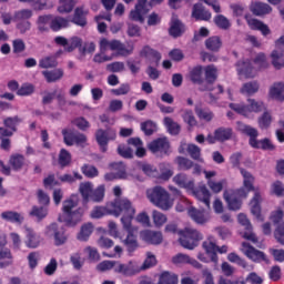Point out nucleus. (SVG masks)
<instances>
[{"label": "nucleus", "instance_id": "f257e3e1", "mask_svg": "<svg viewBox=\"0 0 284 284\" xmlns=\"http://www.w3.org/2000/svg\"><path fill=\"white\" fill-rule=\"evenodd\" d=\"M134 205L128 197H115L113 201L108 202L105 206H95L91 211V219H103V216H128L132 213Z\"/></svg>", "mask_w": 284, "mask_h": 284}, {"label": "nucleus", "instance_id": "f03ea898", "mask_svg": "<svg viewBox=\"0 0 284 284\" xmlns=\"http://www.w3.org/2000/svg\"><path fill=\"white\" fill-rule=\"evenodd\" d=\"M173 183L183 190H187V192H192L193 196L197 199L199 202L210 210V199L212 194L205 184H200L199 187L194 186V180H187V174L179 173L173 178Z\"/></svg>", "mask_w": 284, "mask_h": 284}, {"label": "nucleus", "instance_id": "7ed1b4c3", "mask_svg": "<svg viewBox=\"0 0 284 284\" xmlns=\"http://www.w3.org/2000/svg\"><path fill=\"white\" fill-rule=\"evenodd\" d=\"M237 130L239 132H241V134H245V136H248V145H251V148H253L254 150H264L268 152H274V150H276V146L274 145V143H272V140H270V138L258 140V130H256V128L250 124L239 122Z\"/></svg>", "mask_w": 284, "mask_h": 284}, {"label": "nucleus", "instance_id": "20e7f679", "mask_svg": "<svg viewBox=\"0 0 284 284\" xmlns=\"http://www.w3.org/2000/svg\"><path fill=\"white\" fill-rule=\"evenodd\" d=\"M78 205L79 203L72 199L65 200L62 205V214L59 215L58 221L64 223L68 227H74L78 223H81L85 210L79 207L75 211H72V209Z\"/></svg>", "mask_w": 284, "mask_h": 284}, {"label": "nucleus", "instance_id": "39448f33", "mask_svg": "<svg viewBox=\"0 0 284 284\" xmlns=\"http://www.w3.org/2000/svg\"><path fill=\"white\" fill-rule=\"evenodd\" d=\"M135 214H136V209L133 207L131 210V213L121 217V223L123 225V229L125 230V232H128L126 237L123 241V245L128 254H130V256H132V253L140 247L139 237L136 236V227L132 226V221H134Z\"/></svg>", "mask_w": 284, "mask_h": 284}, {"label": "nucleus", "instance_id": "423d86ee", "mask_svg": "<svg viewBox=\"0 0 284 284\" xmlns=\"http://www.w3.org/2000/svg\"><path fill=\"white\" fill-rule=\"evenodd\" d=\"M204 72V81L205 85L201 88L200 90L202 92L209 91L213 92V90H216L215 94L214 93H209V97L211 99V103H214V101H219V94H223V85L219 84L217 88H210V85H214L216 83V79H219V69L214 64H209L204 67L203 69Z\"/></svg>", "mask_w": 284, "mask_h": 284}, {"label": "nucleus", "instance_id": "0eeeda50", "mask_svg": "<svg viewBox=\"0 0 284 284\" xmlns=\"http://www.w3.org/2000/svg\"><path fill=\"white\" fill-rule=\"evenodd\" d=\"M146 194L151 203L164 212L174 207V199L170 196L169 192L163 189V186H154L148 190Z\"/></svg>", "mask_w": 284, "mask_h": 284}, {"label": "nucleus", "instance_id": "6e6552de", "mask_svg": "<svg viewBox=\"0 0 284 284\" xmlns=\"http://www.w3.org/2000/svg\"><path fill=\"white\" fill-rule=\"evenodd\" d=\"M79 192L82 196L84 205H88L90 201L93 203H102L105 199V185L100 184L97 189L93 187L92 183L84 182L80 184Z\"/></svg>", "mask_w": 284, "mask_h": 284}, {"label": "nucleus", "instance_id": "1a4fd4ad", "mask_svg": "<svg viewBox=\"0 0 284 284\" xmlns=\"http://www.w3.org/2000/svg\"><path fill=\"white\" fill-rule=\"evenodd\" d=\"M100 50L101 52H105V50H111V52H116L118 57H130L134 52V44H128L121 42V40H108L106 38H102L100 40Z\"/></svg>", "mask_w": 284, "mask_h": 284}, {"label": "nucleus", "instance_id": "9d476101", "mask_svg": "<svg viewBox=\"0 0 284 284\" xmlns=\"http://www.w3.org/2000/svg\"><path fill=\"white\" fill-rule=\"evenodd\" d=\"M179 243L184 250H194L203 241V233L196 229L185 227L179 231Z\"/></svg>", "mask_w": 284, "mask_h": 284}, {"label": "nucleus", "instance_id": "9b49d317", "mask_svg": "<svg viewBox=\"0 0 284 284\" xmlns=\"http://www.w3.org/2000/svg\"><path fill=\"white\" fill-rule=\"evenodd\" d=\"M250 191L245 187H241L237 190H225L223 193V199L227 204L229 210L236 212L241 210L243 205V201L241 199H247Z\"/></svg>", "mask_w": 284, "mask_h": 284}, {"label": "nucleus", "instance_id": "f8f14e48", "mask_svg": "<svg viewBox=\"0 0 284 284\" xmlns=\"http://www.w3.org/2000/svg\"><path fill=\"white\" fill-rule=\"evenodd\" d=\"M247 103H230L229 108L241 114L242 116H250L252 112L258 113L265 110V103L263 101H256L255 99H247Z\"/></svg>", "mask_w": 284, "mask_h": 284}, {"label": "nucleus", "instance_id": "ddd939ff", "mask_svg": "<svg viewBox=\"0 0 284 284\" xmlns=\"http://www.w3.org/2000/svg\"><path fill=\"white\" fill-rule=\"evenodd\" d=\"M63 143L69 148L72 145H78V148H85L88 145V135L81 132H74L72 130H62Z\"/></svg>", "mask_w": 284, "mask_h": 284}, {"label": "nucleus", "instance_id": "4468645a", "mask_svg": "<svg viewBox=\"0 0 284 284\" xmlns=\"http://www.w3.org/2000/svg\"><path fill=\"white\" fill-rule=\"evenodd\" d=\"M284 212L283 209H277L271 213V221L275 225L274 237L277 243L284 245Z\"/></svg>", "mask_w": 284, "mask_h": 284}, {"label": "nucleus", "instance_id": "2eb2a0df", "mask_svg": "<svg viewBox=\"0 0 284 284\" xmlns=\"http://www.w3.org/2000/svg\"><path fill=\"white\" fill-rule=\"evenodd\" d=\"M148 148L152 154L168 156V154H170V140H168V138H158L151 141Z\"/></svg>", "mask_w": 284, "mask_h": 284}, {"label": "nucleus", "instance_id": "dca6fc26", "mask_svg": "<svg viewBox=\"0 0 284 284\" xmlns=\"http://www.w3.org/2000/svg\"><path fill=\"white\" fill-rule=\"evenodd\" d=\"M242 247L244 250L245 256H247V258H250L254 263H270V260H267V255L263 253V251L256 250L250 243L243 242Z\"/></svg>", "mask_w": 284, "mask_h": 284}, {"label": "nucleus", "instance_id": "f3484780", "mask_svg": "<svg viewBox=\"0 0 284 284\" xmlns=\"http://www.w3.org/2000/svg\"><path fill=\"white\" fill-rule=\"evenodd\" d=\"M150 8H152V4H150L148 0H138L135 9L130 12V19L143 23L145 21L143 17L150 12Z\"/></svg>", "mask_w": 284, "mask_h": 284}, {"label": "nucleus", "instance_id": "a211bd4d", "mask_svg": "<svg viewBox=\"0 0 284 284\" xmlns=\"http://www.w3.org/2000/svg\"><path fill=\"white\" fill-rule=\"evenodd\" d=\"M54 43L55 45H61L62 48H64V52H74V50H77V48H79V45H81L82 41L80 37H71L69 40L68 38L63 37V36H57L54 38Z\"/></svg>", "mask_w": 284, "mask_h": 284}, {"label": "nucleus", "instance_id": "6ab92c4d", "mask_svg": "<svg viewBox=\"0 0 284 284\" xmlns=\"http://www.w3.org/2000/svg\"><path fill=\"white\" fill-rule=\"evenodd\" d=\"M47 234L53 236L54 245L58 247L61 245H65L68 241V235H65V229L63 226L59 227V224L52 223L47 227Z\"/></svg>", "mask_w": 284, "mask_h": 284}, {"label": "nucleus", "instance_id": "aec40b11", "mask_svg": "<svg viewBox=\"0 0 284 284\" xmlns=\"http://www.w3.org/2000/svg\"><path fill=\"white\" fill-rule=\"evenodd\" d=\"M114 139H116V133L110 134V131L108 130L99 129L95 132L97 143L100 148V152H102L103 154L108 152V143H110V141H114Z\"/></svg>", "mask_w": 284, "mask_h": 284}, {"label": "nucleus", "instance_id": "412c9836", "mask_svg": "<svg viewBox=\"0 0 284 284\" xmlns=\"http://www.w3.org/2000/svg\"><path fill=\"white\" fill-rule=\"evenodd\" d=\"M114 173H106L104 175L105 181H114V179H128V172H125V164L123 162H113L110 164Z\"/></svg>", "mask_w": 284, "mask_h": 284}, {"label": "nucleus", "instance_id": "4be33fe9", "mask_svg": "<svg viewBox=\"0 0 284 284\" xmlns=\"http://www.w3.org/2000/svg\"><path fill=\"white\" fill-rule=\"evenodd\" d=\"M140 236L142 241L150 245H161L163 243V234L161 232L145 230L141 232Z\"/></svg>", "mask_w": 284, "mask_h": 284}, {"label": "nucleus", "instance_id": "5701e85b", "mask_svg": "<svg viewBox=\"0 0 284 284\" xmlns=\"http://www.w3.org/2000/svg\"><path fill=\"white\" fill-rule=\"evenodd\" d=\"M236 70L240 77H245L246 79L254 78V67H252V61L240 60L236 62Z\"/></svg>", "mask_w": 284, "mask_h": 284}, {"label": "nucleus", "instance_id": "b1692460", "mask_svg": "<svg viewBox=\"0 0 284 284\" xmlns=\"http://www.w3.org/2000/svg\"><path fill=\"white\" fill-rule=\"evenodd\" d=\"M71 23L79 28H85L88 26V10H84L83 7H77Z\"/></svg>", "mask_w": 284, "mask_h": 284}, {"label": "nucleus", "instance_id": "393cba45", "mask_svg": "<svg viewBox=\"0 0 284 284\" xmlns=\"http://www.w3.org/2000/svg\"><path fill=\"white\" fill-rule=\"evenodd\" d=\"M26 246L30 250H37L41 244V236L34 232L31 227L26 226Z\"/></svg>", "mask_w": 284, "mask_h": 284}, {"label": "nucleus", "instance_id": "a878e982", "mask_svg": "<svg viewBox=\"0 0 284 284\" xmlns=\"http://www.w3.org/2000/svg\"><path fill=\"white\" fill-rule=\"evenodd\" d=\"M203 250L206 252L207 256H210L212 263H219V255L216 254V241L214 237H209L206 241L202 243Z\"/></svg>", "mask_w": 284, "mask_h": 284}, {"label": "nucleus", "instance_id": "bb28decb", "mask_svg": "<svg viewBox=\"0 0 284 284\" xmlns=\"http://www.w3.org/2000/svg\"><path fill=\"white\" fill-rule=\"evenodd\" d=\"M192 17L195 21H210L212 13L205 10L202 3H195L192 9Z\"/></svg>", "mask_w": 284, "mask_h": 284}, {"label": "nucleus", "instance_id": "cd10ccee", "mask_svg": "<svg viewBox=\"0 0 284 284\" xmlns=\"http://www.w3.org/2000/svg\"><path fill=\"white\" fill-rule=\"evenodd\" d=\"M0 219L7 223H13L16 225H21L23 221H26V217L17 211H3L0 214Z\"/></svg>", "mask_w": 284, "mask_h": 284}, {"label": "nucleus", "instance_id": "c85d7f7f", "mask_svg": "<svg viewBox=\"0 0 284 284\" xmlns=\"http://www.w3.org/2000/svg\"><path fill=\"white\" fill-rule=\"evenodd\" d=\"M65 28H70V20L68 18L60 16L51 18L50 30H52V32H61V30H65Z\"/></svg>", "mask_w": 284, "mask_h": 284}, {"label": "nucleus", "instance_id": "c756f323", "mask_svg": "<svg viewBox=\"0 0 284 284\" xmlns=\"http://www.w3.org/2000/svg\"><path fill=\"white\" fill-rule=\"evenodd\" d=\"M115 274H122V276H134L139 270L134 268V263L129 262L128 264H122L121 262H115Z\"/></svg>", "mask_w": 284, "mask_h": 284}, {"label": "nucleus", "instance_id": "7c9ffc66", "mask_svg": "<svg viewBox=\"0 0 284 284\" xmlns=\"http://www.w3.org/2000/svg\"><path fill=\"white\" fill-rule=\"evenodd\" d=\"M194 112L200 121H205V123H210L214 120V112L210 110L207 106H202L201 104H196Z\"/></svg>", "mask_w": 284, "mask_h": 284}, {"label": "nucleus", "instance_id": "2f4dec72", "mask_svg": "<svg viewBox=\"0 0 284 284\" xmlns=\"http://www.w3.org/2000/svg\"><path fill=\"white\" fill-rule=\"evenodd\" d=\"M203 70H204V67L201 64H197L190 70L189 79L195 85H203V83H205V79L203 78Z\"/></svg>", "mask_w": 284, "mask_h": 284}, {"label": "nucleus", "instance_id": "473e14b6", "mask_svg": "<svg viewBox=\"0 0 284 284\" xmlns=\"http://www.w3.org/2000/svg\"><path fill=\"white\" fill-rule=\"evenodd\" d=\"M268 97L275 101H284V82H275L268 90Z\"/></svg>", "mask_w": 284, "mask_h": 284}, {"label": "nucleus", "instance_id": "72a5a7b5", "mask_svg": "<svg viewBox=\"0 0 284 284\" xmlns=\"http://www.w3.org/2000/svg\"><path fill=\"white\" fill-rule=\"evenodd\" d=\"M185 32V26L181 20L174 19L171 21V26L169 28V34L170 37H173V39H179V37H183Z\"/></svg>", "mask_w": 284, "mask_h": 284}, {"label": "nucleus", "instance_id": "f704fd0d", "mask_svg": "<svg viewBox=\"0 0 284 284\" xmlns=\"http://www.w3.org/2000/svg\"><path fill=\"white\" fill-rule=\"evenodd\" d=\"M189 216H191V219L197 223V225H204V223L210 221V217L205 211L196 210L195 207L189 209Z\"/></svg>", "mask_w": 284, "mask_h": 284}, {"label": "nucleus", "instance_id": "c9c22d12", "mask_svg": "<svg viewBox=\"0 0 284 284\" xmlns=\"http://www.w3.org/2000/svg\"><path fill=\"white\" fill-rule=\"evenodd\" d=\"M63 69H53L42 71V77H44L47 83H57V81H61L63 79Z\"/></svg>", "mask_w": 284, "mask_h": 284}, {"label": "nucleus", "instance_id": "e433bc0d", "mask_svg": "<svg viewBox=\"0 0 284 284\" xmlns=\"http://www.w3.org/2000/svg\"><path fill=\"white\" fill-rule=\"evenodd\" d=\"M214 134L219 143H225V141L232 139L234 130H232V128L220 126L214 131Z\"/></svg>", "mask_w": 284, "mask_h": 284}, {"label": "nucleus", "instance_id": "4c0bfd02", "mask_svg": "<svg viewBox=\"0 0 284 284\" xmlns=\"http://www.w3.org/2000/svg\"><path fill=\"white\" fill-rule=\"evenodd\" d=\"M251 12H253L255 17H264V14H270V12H272V8L264 2H254L251 4Z\"/></svg>", "mask_w": 284, "mask_h": 284}, {"label": "nucleus", "instance_id": "58836bf2", "mask_svg": "<svg viewBox=\"0 0 284 284\" xmlns=\"http://www.w3.org/2000/svg\"><path fill=\"white\" fill-rule=\"evenodd\" d=\"M258 90H261V84H258L257 81H251V82L244 83L240 89V92L245 97H254V94H256Z\"/></svg>", "mask_w": 284, "mask_h": 284}, {"label": "nucleus", "instance_id": "ea45409f", "mask_svg": "<svg viewBox=\"0 0 284 284\" xmlns=\"http://www.w3.org/2000/svg\"><path fill=\"white\" fill-rule=\"evenodd\" d=\"M92 232H94V224L92 222L84 223L80 232L78 233V241L87 242L90 241V236H92Z\"/></svg>", "mask_w": 284, "mask_h": 284}, {"label": "nucleus", "instance_id": "a19ab883", "mask_svg": "<svg viewBox=\"0 0 284 284\" xmlns=\"http://www.w3.org/2000/svg\"><path fill=\"white\" fill-rule=\"evenodd\" d=\"M9 165L13 172H21L23 165H26V156L22 154H12L9 159Z\"/></svg>", "mask_w": 284, "mask_h": 284}, {"label": "nucleus", "instance_id": "79ce46f5", "mask_svg": "<svg viewBox=\"0 0 284 284\" xmlns=\"http://www.w3.org/2000/svg\"><path fill=\"white\" fill-rule=\"evenodd\" d=\"M247 24L251 30H260L264 37H267L271 32L270 27L258 19H248Z\"/></svg>", "mask_w": 284, "mask_h": 284}, {"label": "nucleus", "instance_id": "37998d69", "mask_svg": "<svg viewBox=\"0 0 284 284\" xmlns=\"http://www.w3.org/2000/svg\"><path fill=\"white\" fill-rule=\"evenodd\" d=\"M205 48L211 52H219V50L223 48V40H221V37L219 36L210 37L205 40Z\"/></svg>", "mask_w": 284, "mask_h": 284}, {"label": "nucleus", "instance_id": "c03bdc74", "mask_svg": "<svg viewBox=\"0 0 284 284\" xmlns=\"http://www.w3.org/2000/svg\"><path fill=\"white\" fill-rule=\"evenodd\" d=\"M12 263H13V257L10 248H0V270L10 267Z\"/></svg>", "mask_w": 284, "mask_h": 284}, {"label": "nucleus", "instance_id": "a18cd8bd", "mask_svg": "<svg viewBox=\"0 0 284 284\" xmlns=\"http://www.w3.org/2000/svg\"><path fill=\"white\" fill-rule=\"evenodd\" d=\"M261 193L255 192L253 199L251 200V212L252 215L261 220Z\"/></svg>", "mask_w": 284, "mask_h": 284}, {"label": "nucleus", "instance_id": "49530a36", "mask_svg": "<svg viewBox=\"0 0 284 284\" xmlns=\"http://www.w3.org/2000/svg\"><path fill=\"white\" fill-rule=\"evenodd\" d=\"M163 123L168 131L173 135L176 136L181 134V124L178 122H174V120L170 116H165L163 120Z\"/></svg>", "mask_w": 284, "mask_h": 284}, {"label": "nucleus", "instance_id": "de8ad7c7", "mask_svg": "<svg viewBox=\"0 0 284 284\" xmlns=\"http://www.w3.org/2000/svg\"><path fill=\"white\" fill-rule=\"evenodd\" d=\"M240 172L244 179L243 186L245 190H247V192H254V175L245 169H240Z\"/></svg>", "mask_w": 284, "mask_h": 284}, {"label": "nucleus", "instance_id": "09e8293b", "mask_svg": "<svg viewBox=\"0 0 284 284\" xmlns=\"http://www.w3.org/2000/svg\"><path fill=\"white\" fill-rule=\"evenodd\" d=\"M182 119L189 128H196V125H199V121H196V118L194 116V111L190 109L182 110Z\"/></svg>", "mask_w": 284, "mask_h": 284}, {"label": "nucleus", "instance_id": "8fccbe9b", "mask_svg": "<svg viewBox=\"0 0 284 284\" xmlns=\"http://www.w3.org/2000/svg\"><path fill=\"white\" fill-rule=\"evenodd\" d=\"M158 284H179V275L164 271L160 275Z\"/></svg>", "mask_w": 284, "mask_h": 284}, {"label": "nucleus", "instance_id": "3c124183", "mask_svg": "<svg viewBox=\"0 0 284 284\" xmlns=\"http://www.w3.org/2000/svg\"><path fill=\"white\" fill-rule=\"evenodd\" d=\"M272 65L275 70H283L284 68V54L278 50H274L271 54Z\"/></svg>", "mask_w": 284, "mask_h": 284}, {"label": "nucleus", "instance_id": "603ef678", "mask_svg": "<svg viewBox=\"0 0 284 284\" xmlns=\"http://www.w3.org/2000/svg\"><path fill=\"white\" fill-rule=\"evenodd\" d=\"M140 57H144L145 59H154L155 63H159L161 61V53L149 45H145L141 52Z\"/></svg>", "mask_w": 284, "mask_h": 284}, {"label": "nucleus", "instance_id": "864d4df0", "mask_svg": "<svg viewBox=\"0 0 284 284\" xmlns=\"http://www.w3.org/2000/svg\"><path fill=\"white\" fill-rule=\"evenodd\" d=\"M58 163L62 168H68L72 163V153L67 149H61L58 155Z\"/></svg>", "mask_w": 284, "mask_h": 284}, {"label": "nucleus", "instance_id": "5fc2aeb1", "mask_svg": "<svg viewBox=\"0 0 284 284\" xmlns=\"http://www.w3.org/2000/svg\"><path fill=\"white\" fill-rule=\"evenodd\" d=\"M74 6H77V1L74 0H60L58 12L60 14H69V12L74 10Z\"/></svg>", "mask_w": 284, "mask_h": 284}, {"label": "nucleus", "instance_id": "6e6d98bb", "mask_svg": "<svg viewBox=\"0 0 284 284\" xmlns=\"http://www.w3.org/2000/svg\"><path fill=\"white\" fill-rule=\"evenodd\" d=\"M213 21L220 30H230V28H232V23L230 22V19H227V17L223 14L215 16Z\"/></svg>", "mask_w": 284, "mask_h": 284}, {"label": "nucleus", "instance_id": "4d7b16f0", "mask_svg": "<svg viewBox=\"0 0 284 284\" xmlns=\"http://www.w3.org/2000/svg\"><path fill=\"white\" fill-rule=\"evenodd\" d=\"M77 49L82 57H85V54H93L97 51V44L94 42H82Z\"/></svg>", "mask_w": 284, "mask_h": 284}, {"label": "nucleus", "instance_id": "13d9d810", "mask_svg": "<svg viewBox=\"0 0 284 284\" xmlns=\"http://www.w3.org/2000/svg\"><path fill=\"white\" fill-rule=\"evenodd\" d=\"M57 65H59V62L57 61V58L54 57H44L42 59H40L39 61V68H41L42 70H48L50 68H57Z\"/></svg>", "mask_w": 284, "mask_h": 284}, {"label": "nucleus", "instance_id": "bf43d9fd", "mask_svg": "<svg viewBox=\"0 0 284 284\" xmlns=\"http://www.w3.org/2000/svg\"><path fill=\"white\" fill-rule=\"evenodd\" d=\"M261 130H267L272 125V113L265 111L257 120Z\"/></svg>", "mask_w": 284, "mask_h": 284}, {"label": "nucleus", "instance_id": "052dcab7", "mask_svg": "<svg viewBox=\"0 0 284 284\" xmlns=\"http://www.w3.org/2000/svg\"><path fill=\"white\" fill-rule=\"evenodd\" d=\"M21 123V118L19 115L9 116L3 120L4 128L11 130L12 132H17V125Z\"/></svg>", "mask_w": 284, "mask_h": 284}, {"label": "nucleus", "instance_id": "680f3d73", "mask_svg": "<svg viewBox=\"0 0 284 284\" xmlns=\"http://www.w3.org/2000/svg\"><path fill=\"white\" fill-rule=\"evenodd\" d=\"M141 130L144 132L145 136H152L156 132V124L152 120H148L141 123Z\"/></svg>", "mask_w": 284, "mask_h": 284}, {"label": "nucleus", "instance_id": "e2e57ef3", "mask_svg": "<svg viewBox=\"0 0 284 284\" xmlns=\"http://www.w3.org/2000/svg\"><path fill=\"white\" fill-rule=\"evenodd\" d=\"M81 172L84 174V176H87V179H94L99 176V169H97L94 165L84 164L81 168Z\"/></svg>", "mask_w": 284, "mask_h": 284}, {"label": "nucleus", "instance_id": "0e129e2a", "mask_svg": "<svg viewBox=\"0 0 284 284\" xmlns=\"http://www.w3.org/2000/svg\"><path fill=\"white\" fill-rule=\"evenodd\" d=\"M34 94V84L23 83L17 91L18 97H30Z\"/></svg>", "mask_w": 284, "mask_h": 284}, {"label": "nucleus", "instance_id": "69168bd1", "mask_svg": "<svg viewBox=\"0 0 284 284\" xmlns=\"http://www.w3.org/2000/svg\"><path fill=\"white\" fill-rule=\"evenodd\" d=\"M30 216H36L38 221H43L45 216H48V209L43 206H32V210L30 211Z\"/></svg>", "mask_w": 284, "mask_h": 284}, {"label": "nucleus", "instance_id": "338daca9", "mask_svg": "<svg viewBox=\"0 0 284 284\" xmlns=\"http://www.w3.org/2000/svg\"><path fill=\"white\" fill-rule=\"evenodd\" d=\"M176 163H178L179 170L187 171V170H192V168H194V162L187 158L178 156Z\"/></svg>", "mask_w": 284, "mask_h": 284}, {"label": "nucleus", "instance_id": "774afa93", "mask_svg": "<svg viewBox=\"0 0 284 284\" xmlns=\"http://www.w3.org/2000/svg\"><path fill=\"white\" fill-rule=\"evenodd\" d=\"M271 193L275 196H284V184L280 180H276L271 184Z\"/></svg>", "mask_w": 284, "mask_h": 284}]
</instances>
